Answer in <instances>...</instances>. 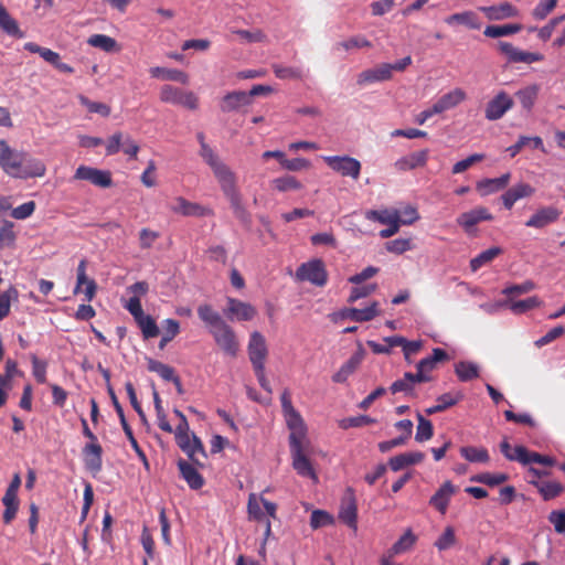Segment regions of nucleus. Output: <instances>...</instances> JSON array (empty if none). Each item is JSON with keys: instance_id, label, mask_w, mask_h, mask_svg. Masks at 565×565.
Returning <instances> with one entry per match:
<instances>
[{"instance_id": "37", "label": "nucleus", "mask_w": 565, "mask_h": 565, "mask_svg": "<svg viewBox=\"0 0 565 565\" xmlns=\"http://www.w3.org/2000/svg\"><path fill=\"white\" fill-rule=\"evenodd\" d=\"M146 360L148 370L150 372L158 373L162 380L173 382L179 376L172 366L164 364L160 361H157L152 358H147Z\"/></svg>"}, {"instance_id": "28", "label": "nucleus", "mask_w": 565, "mask_h": 565, "mask_svg": "<svg viewBox=\"0 0 565 565\" xmlns=\"http://www.w3.org/2000/svg\"><path fill=\"white\" fill-rule=\"evenodd\" d=\"M515 450L519 452L520 463L524 466L534 462L547 467H553L556 463V459L554 457L530 451L526 447L522 445L515 446Z\"/></svg>"}, {"instance_id": "8", "label": "nucleus", "mask_w": 565, "mask_h": 565, "mask_svg": "<svg viewBox=\"0 0 565 565\" xmlns=\"http://www.w3.org/2000/svg\"><path fill=\"white\" fill-rule=\"evenodd\" d=\"M109 397L111 399L115 411L120 419V424L122 426L125 435L127 436L131 447L134 448V450L136 451V454L140 458V460L143 462L146 469H149V462H148L147 456L143 452V450L139 447V445L134 436L132 429L129 426L128 422L126 420L124 408L120 405L113 387H109Z\"/></svg>"}, {"instance_id": "60", "label": "nucleus", "mask_w": 565, "mask_h": 565, "mask_svg": "<svg viewBox=\"0 0 565 565\" xmlns=\"http://www.w3.org/2000/svg\"><path fill=\"white\" fill-rule=\"evenodd\" d=\"M456 544V534L452 526H447L443 534L438 537V540L435 542V546L439 551H445L450 548Z\"/></svg>"}, {"instance_id": "45", "label": "nucleus", "mask_w": 565, "mask_h": 565, "mask_svg": "<svg viewBox=\"0 0 565 565\" xmlns=\"http://www.w3.org/2000/svg\"><path fill=\"white\" fill-rule=\"evenodd\" d=\"M174 415L179 418V425L174 430L175 441L179 447H186L185 436L190 435V426L185 415L178 408L173 409Z\"/></svg>"}, {"instance_id": "16", "label": "nucleus", "mask_w": 565, "mask_h": 565, "mask_svg": "<svg viewBox=\"0 0 565 565\" xmlns=\"http://www.w3.org/2000/svg\"><path fill=\"white\" fill-rule=\"evenodd\" d=\"M185 439L188 446L180 447V449L188 455L193 465L203 468L205 463L199 459V455L202 456L203 459H207V454L202 440L194 433H192L191 437L190 435L185 436Z\"/></svg>"}, {"instance_id": "57", "label": "nucleus", "mask_w": 565, "mask_h": 565, "mask_svg": "<svg viewBox=\"0 0 565 565\" xmlns=\"http://www.w3.org/2000/svg\"><path fill=\"white\" fill-rule=\"evenodd\" d=\"M78 98L81 104L85 106L89 113L99 114L103 117H108L110 115V107L107 104L92 102L84 95H79Z\"/></svg>"}, {"instance_id": "13", "label": "nucleus", "mask_w": 565, "mask_h": 565, "mask_svg": "<svg viewBox=\"0 0 565 565\" xmlns=\"http://www.w3.org/2000/svg\"><path fill=\"white\" fill-rule=\"evenodd\" d=\"M514 105L513 99L503 90L499 92L486 107V118L488 120L500 119Z\"/></svg>"}, {"instance_id": "18", "label": "nucleus", "mask_w": 565, "mask_h": 565, "mask_svg": "<svg viewBox=\"0 0 565 565\" xmlns=\"http://www.w3.org/2000/svg\"><path fill=\"white\" fill-rule=\"evenodd\" d=\"M365 350L362 343H359L356 352L341 366V369L333 374L332 381L335 383H344L348 377L355 372L364 359Z\"/></svg>"}, {"instance_id": "43", "label": "nucleus", "mask_w": 565, "mask_h": 565, "mask_svg": "<svg viewBox=\"0 0 565 565\" xmlns=\"http://www.w3.org/2000/svg\"><path fill=\"white\" fill-rule=\"evenodd\" d=\"M135 321L140 328L143 339L148 340L159 335V327L151 316L143 313L140 318L135 319Z\"/></svg>"}, {"instance_id": "47", "label": "nucleus", "mask_w": 565, "mask_h": 565, "mask_svg": "<svg viewBox=\"0 0 565 565\" xmlns=\"http://www.w3.org/2000/svg\"><path fill=\"white\" fill-rule=\"evenodd\" d=\"M503 253L501 247L494 246L480 253L477 257L470 260V268L472 271H477L483 265L492 262L497 256Z\"/></svg>"}, {"instance_id": "63", "label": "nucleus", "mask_w": 565, "mask_h": 565, "mask_svg": "<svg viewBox=\"0 0 565 565\" xmlns=\"http://www.w3.org/2000/svg\"><path fill=\"white\" fill-rule=\"evenodd\" d=\"M377 289L376 284H369L362 287H353L348 298L349 303H353L361 298L369 297Z\"/></svg>"}, {"instance_id": "3", "label": "nucleus", "mask_w": 565, "mask_h": 565, "mask_svg": "<svg viewBox=\"0 0 565 565\" xmlns=\"http://www.w3.org/2000/svg\"><path fill=\"white\" fill-rule=\"evenodd\" d=\"M215 343L223 350V352L232 358L238 353L239 344L234 330L223 322L221 326L210 329Z\"/></svg>"}, {"instance_id": "42", "label": "nucleus", "mask_w": 565, "mask_h": 565, "mask_svg": "<svg viewBox=\"0 0 565 565\" xmlns=\"http://www.w3.org/2000/svg\"><path fill=\"white\" fill-rule=\"evenodd\" d=\"M200 319L205 322L210 329H214L225 322L218 312L214 311L211 305L204 303L198 308Z\"/></svg>"}, {"instance_id": "30", "label": "nucleus", "mask_w": 565, "mask_h": 565, "mask_svg": "<svg viewBox=\"0 0 565 565\" xmlns=\"http://www.w3.org/2000/svg\"><path fill=\"white\" fill-rule=\"evenodd\" d=\"M427 159L428 150L424 149L398 159L395 162V167L399 171L413 170L419 167H424L427 162Z\"/></svg>"}, {"instance_id": "49", "label": "nucleus", "mask_w": 565, "mask_h": 565, "mask_svg": "<svg viewBox=\"0 0 565 565\" xmlns=\"http://www.w3.org/2000/svg\"><path fill=\"white\" fill-rule=\"evenodd\" d=\"M417 430L415 435V440L418 443H423L429 440L434 435V427L429 419L424 417L420 413H417Z\"/></svg>"}, {"instance_id": "46", "label": "nucleus", "mask_w": 565, "mask_h": 565, "mask_svg": "<svg viewBox=\"0 0 565 565\" xmlns=\"http://www.w3.org/2000/svg\"><path fill=\"white\" fill-rule=\"evenodd\" d=\"M539 95V86L537 85H531L526 86L523 89H520L515 93L516 98L521 103L522 107L530 111L532 107L535 104V100Z\"/></svg>"}, {"instance_id": "54", "label": "nucleus", "mask_w": 565, "mask_h": 565, "mask_svg": "<svg viewBox=\"0 0 565 565\" xmlns=\"http://www.w3.org/2000/svg\"><path fill=\"white\" fill-rule=\"evenodd\" d=\"M416 542V536L413 534L412 530H407L404 535H402L398 541H396L392 548H391V552L392 554H399V553H403L407 550H409L414 543Z\"/></svg>"}, {"instance_id": "39", "label": "nucleus", "mask_w": 565, "mask_h": 565, "mask_svg": "<svg viewBox=\"0 0 565 565\" xmlns=\"http://www.w3.org/2000/svg\"><path fill=\"white\" fill-rule=\"evenodd\" d=\"M523 29V25L520 23H511V24H503V25H488L483 34L488 38L497 39L501 36H507L511 34H515L520 32Z\"/></svg>"}, {"instance_id": "48", "label": "nucleus", "mask_w": 565, "mask_h": 565, "mask_svg": "<svg viewBox=\"0 0 565 565\" xmlns=\"http://www.w3.org/2000/svg\"><path fill=\"white\" fill-rule=\"evenodd\" d=\"M531 146L534 149H543V141L540 137L521 136L519 140L507 149L510 156L515 157L523 148Z\"/></svg>"}, {"instance_id": "11", "label": "nucleus", "mask_w": 565, "mask_h": 565, "mask_svg": "<svg viewBox=\"0 0 565 565\" xmlns=\"http://www.w3.org/2000/svg\"><path fill=\"white\" fill-rule=\"evenodd\" d=\"M339 519L349 527L356 530L358 505L352 488L345 490L340 505Z\"/></svg>"}, {"instance_id": "33", "label": "nucleus", "mask_w": 565, "mask_h": 565, "mask_svg": "<svg viewBox=\"0 0 565 565\" xmlns=\"http://www.w3.org/2000/svg\"><path fill=\"white\" fill-rule=\"evenodd\" d=\"M510 178V173H504L500 178L482 179L477 182L476 188L481 195H488L490 193L503 190L508 185Z\"/></svg>"}, {"instance_id": "21", "label": "nucleus", "mask_w": 565, "mask_h": 565, "mask_svg": "<svg viewBox=\"0 0 565 565\" xmlns=\"http://www.w3.org/2000/svg\"><path fill=\"white\" fill-rule=\"evenodd\" d=\"M287 427L290 430L289 441L297 445V438H305L307 434V426L301 415L295 409L284 414Z\"/></svg>"}, {"instance_id": "53", "label": "nucleus", "mask_w": 565, "mask_h": 565, "mask_svg": "<svg viewBox=\"0 0 565 565\" xmlns=\"http://www.w3.org/2000/svg\"><path fill=\"white\" fill-rule=\"evenodd\" d=\"M275 189L280 192H287L290 190H300L302 184L292 175H284L271 181Z\"/></svg>"}, {"instance_id": "19", "label": "nucleus", "mask_w": 565, "mask_h": 565, "mask_svg": "<svg viewBox=\"0 0 565 565\" xmlns=\"http://www.w3.org/2000/svg\"><path fill=\"white\" fill-rule=\"evenodd\" d=\"M178 468L182 478L186 481L192 490H199L204 486V479L195 468V465L188 462L184 459L178 460Z\"/></svg>"}, {"instance_id": "41", "label": "nucleus", "mask_w": 565, "mask_h": 565, "mask_svg": "<svg viewBox=\"0 0 565 565\" xmlns=\"http://www.w3.org/2000/svg\"><path fill=\"white\" fill-rule=\"evenodd\" d=\"M455 373L462 382L479 377V366L469 361H460L455 364Z\"/></svg>"}, {"instance_id": "50", "label": "nucleus", "mask_w": 565, "mask_h": 565, "mask_svg": "<svg viewBox=\"0 0 565 565\" xmlns=\"http://www.w3.org/2000/svg\"><path fill=\"white\" fill-rule=\"evenodd\" d=\"M461 456L470 462H488L489 454L484 448L465 446L460 448Z\"/></svg>"}, {"instance_id": "14", "label": "nucleus", "mask_w": 565, "mask_h": 565, "mask_svg": "<svg viewBox=\"0 0 565 565\" xmlns=\"http://www.w3.org/2000/svg\"><path fill=\"white\" fill-rule=\"evenodd\" d=\"M498 50L507 55L509 63H527L539 62L544 58L541 53L523 52L515 49L511 43L500 41L497 44Z\"/></svg>"}, {"instance_id": "15", "label": "nucleus", "mask_w": 565, "mask_h": 565, "mask_svg": "<svg viewBox=\"0 0 565 565\" xmlns=\"http://www.w3.org/2000/svg\"><path fill=\"white\" fill-rule=\"evenodd\" d=\"M170 210L173 213L181 214L183 216H206L212 215V211L199 203L190 202L183 196H178L170 204Z\"/></svg>"}, {"instance_id": "55", "label": "nucleus", "mask_w": 565, "mask_h": 565, "mask_svg": "<svg viewBox=\"0 0 565 565\" xmlns=\"http://www.w3.org/2000/svg\"><path fill=\"white\" fill-rule=\"evenodd\" d=\"M478 223H479L478 217L476 216V214L472 210L461 213L457 217V224L460 225L465 230V232L469 235L476 234L475 226Z\"/></svg>"}, {"instance_id": "38", "label": "nucleus", "mask_w": 565, "mask_h": 565, "mask_svg": "<svg viewBox=\"0 0 565 565\" xmlns=\"http://www.w3.org/2000/svg\"><path fill=\"white\" fill-rule=\"evenodd\" d=\"M507 308H509L513 313L520 315L524 313L529 310H532L536 307H540L542 301L539 297L533 296L523 300L513 301L511 298L505 299Z\"/></svg>"}, {"instance_id": "31", "label": "nucleus", "mask_w": 565, "mask_h": 565, "mask_svg": "<svg viewBox=\"0 0 565 565\" xmlns=\"http://www.w3.org/2000/svg\"><path fill=\"white\" fill-rule=\"evenodd\" d=\"M425 455L420 451L399 454L390 458L388 466L393 471H398L407 466L420 463Z\"/></svg>"}, {"instance_id": "61", "label": "nucleus", "mask_w": 565, "mask_h": 565, "mask_svg": "<svg viewBox=\"0 0 565 565\" xmlns=\"http://www.w3.org/2000/svg\"><path fill=\"white\" fill-rule=\"evenodd\" d=\"M547 519L557 534H565V509L551 511Z\"/></svg>"}, {"instance_id": "59", "label": "nucleus", "mask_w": 565, "mask_h": 565, "mask_svg": "<svg viewBox=\"0 0 565 565\" xmlns=\"http://www.w3.org/2000/svg\"><path fill=\"white\" fill-rule=\"evenodd\" d=\"M333 516L323 510H315L310 516V526L312 529L323 527L333 524Z\"/></svg>"}, {"instance_id": "4", "label": "nucleus", "mask_w": 565, "mask_h": 565, "mask_svg": "<svg viewBox=\"0 0 565 565\" xmlns=\"http://www.w3.org/2000/svg\"><path fill=\"white\" fill-rule=\"evenodd\" d=\"M225 196L230 200L235 216L245 225L250 224V215L242 204L241 195L236 188V177L220 183Z\"/></svg>"}, {"instance_id": "36", "label": "nucleus", "mask_w": 565, "mask_h": 565, "mask_svg": "<svg viewBox=\"0 0 565 565\" xmlns=\"http://www.w3.org/2000/svg\"><path fill=\"white\" fill-rule=\"evenodd\" d=\"M445 22L449 25L452 24H463L470 29L478 30L480 29V23L478 21V17L472 11H465L460 13H454L445 19Z\"/></svg>"}, {"instance_id": "6", "label": "nucleus", "mask_w": 565, "mask_h": 565, "mask_svg": "<svg viewBox=\"0 0 565 565\" xmlns=\"http://www.w3.org/2000/svg\"><path fill=\"white\" fill-rule=\"evenodd\" d=\"M326 163L343 177H351L356 180L361 172V162L349 156L324 157Z\"/></svg>"}, {"instance_id": "17", "label": "nucleus", "mask_w": 565, "mask_h": 565, "mask_svg": "<svg viewBox=\"0 0 565 565\" xmlns=\"http://www.w3.org/2000/svg\"><path fill=\"white\" fill-rule=\"evenodd\" d=\"M561 211L554 206L539 209L525 223L527 227L543 228L558 220Z\"/></svg>"}, {"instance_id": "58", "label": "nucleus", "mask_w": 565, "mask_h": 565, "mask_svg": "<svg viewBox=\"0 0 565 565\" xmlns=\"http://www.w3.org/2000/svg\"><path fill=\"white\" fill-rule=\"evenodd\" d=\"M375 423H376L375 418H372V417L366 416V415H359V416H355V417H348V418L341 419L339 422V426L342 429H348L350 427H362V426L372 425V424H375Z\"/></svg>"}, {"instance_id": "62", "label": "nucleus", "mask_w": 565, "mask_h": 565, "mask_svg": "<svg viewBox=\"0 0 565 565\" xmlns=\"http://www.w3.org/2000/svg\"><path fill=\"white\" fill-rule=\"evenodd\" d=\"M557 0H545L540 2L532 11L536 20H544L556 7Z\"/></svg>"}, {"instance_id": "24", "label": "nucleus", "mask_w": 565, "mask_h": 565, "mask_svg": "<svg viewBox=\"0 0 565 565\" xmlns=\"http://www.w3.org/2000/svg\"><path fill=\"white\" fill-rule=\"evenodd\" d=\"M479 10L482 11L491 21L514 18L519 13L518 9L509 2H503L498 6L480 7Z\"/></svg>"}, {"instance_id": "23", "label": "nucleus", "mask_w": 565, "mask_h": 565, "mask_svg": "<svg viewBox=\"0 0 565 565\" xmlns=\"http://www.w3.org/2000/svg\"><path fill=\"white\" fill-rule=\"evenodd\" d=\"M250 105L248 95L244 90H234L223 96L220 109L223 113L237 111L241 107Z\"/></svg>"}, {"instance_id": "5", "label": "nucleus", "mask_w": 565, "mask_h": 565, "mask_svg": "<svg viewBox=\"0 0 565 565\" xmlns=\"http://www.w3.org/2000/svg\"><path fill=\"white\" fill-rule=\"evenodd\" d=\"M200 147V156L212 169L218 183H222L235 175V173L230 169V167L226 166L218 158V156L213 151V149L207 143H203Z\"/></svg>"}, {"instance_id": "29", "label": "nucleus", "mask_w": 565, "mask_h": 565, "mask_svg": "<svg viewBox=\"0 0 565 565\" xmlns=\"http://www.w3.org/2000/svg\"><path fill=\"white\" fill-rule=\"evenodd\" d=\"M390 68L388 63H383L374 68L363 71L359 74L356 83L359 85H365L367 83L387 81L392 77Z\"/></svg>"}, {"instance_id": "56", "label": "nucleus", "mask_w": 565, "mask_h": 565, "mask_svg": "<svg viewBox=\"0 0 565 565\" xmlns=\"http://www.w3.org/2000/svg\"><path fill=\"white\" fill-rule=\"evenodd\" d=\"M183 90L179 87L166 84L160 89V100L178 105Z\"/></svg>"}, {"instance_id": "34", "label": "nucleus", "mask_w": 565, "mask_h": 565, "mask_svg": "<svg viewBox=\"0 0 565 565\" xmlns=\"http://www.w3.org/2000/svg\"><path fill=\"white\" fill-rule=\"evenodd\" d=\"M530 483L537 489L544 501L553 500L564 491V486L557 481L531 480Z\"/></svg>"}, {"instance_id": "35", "label": "nucleus", "mask_w": 565, "mask_h": 565, "mask_svg": "<svg viewBox=\"0 0 565 565\" xmlns=\"http://www.w3.org/2000/svg\"><path fill=\"white\" fill-rule=\"evenodd\" d=\"M0 29L10 36L23 38V32L19 29L18 22L9 14L7 9L0 2Z\"/></svg>"}, {"instance_id": "12", "label": "nucleus", "mask_w": 565, "mask_h": 565, "mask_svg": "<svg viewBox=\"0 0 565 565\" xmlns=\"http://www.w3.org/2000/svg\"><path fill=\"white\" fill-rule=\"evenodd\" d=\"M380 315L379 302L373 301L369 307L364 309L356 308H344L339 312L333 313V320L338 319H351L356 322L371 321Z\"/></svg>"}, {"instance_id": "32", "label": "nucleus", "mask_w": 565, "mask_h": 565, "mask_svg": "<svg viewBox=\"0 0 565 565\" xmlns=\"http://www.w3.org/2000/svg\"><path fill=\"white\" fill-rule=\"evenodd\" d=\"M227 303V313L231 316H236L239 320L249 321L256 315L255 308L247 302H243L234 298H228Z\"/></svg>"}, {"instance_id": "9", "label": "nucleus", "mask_w": 565, "mask_h": 565, "mask_svg": "<svg viewBox=\"0 0 565 565\" xmlns=\"http://www.w3.org/2000/svg\"><path fill=\"white\" fill-rule=\"evenodd\" d=\"M75 180L89 181L92 184L106 189L113 185L111 173L108 170H99L87 166H79L73 177Z\"/></svg>"}, {"instance_id": "64", "label": "nucleus", "mask_w": 565, "mask_h": 565, "mask_svg": "<svg viewBox=\"0 0 565 565\" xmlns=\"http://www.w3.org/2000/svg\"><path fill=\"white\" fill-rule=\"evenodd\" d=\"M12 228L13 223L8 221L0 228V248H3L6 246L10 247L14 244L15 234Z\"/></svg>"}, {"instance_id": "26", "label": "nucleus", "mask_w": 565, "mask_h": 565, "mask_svg": "<svg viewBox=\"0 0 565 565\" xmlns=\"http://www.w3.org/2000/svg\"><path fill=\"white\" fill-rule=\"evenodd\" d=\"M384 341L390 344V347H402L404 352V358L407 363H412L413 360L411 358L412 354L417 353L423 348V341H408L406 338L402 335H393L384 338Z\"/></svg>"}, {"instance_id": "25", "label": "nucleus", "mask_w": 565, "mask_h": 565, "mask_svg": "<svg viewBox=\"0 0 565 565\" xmlns=\"http://www.w3.org/2000/svg\"><path fill=\"white\" fill-rule=\"evenodd\" d=\"M456 492V487L451 481H446L430 498L429 504L437 509L441 514H445L448 508L450 497Z\"/></svg>"}, {"instance_id": "44", "label": "nucleus", "mask_w": 565, "mask_h": 565, "mask_svg": "<svg viewBox=\"0 0 565 565\" xmlns=\"http://www.w3.org/2000/svg\"><path fill=\"white\" fill-rule=\"evenodd\" d=\"M87 43L93 46L100 49L107 53L115 52L119 50V46L115 39L104 35V34H94L88 38Z\"/></svg>"}, {"instance_id": "52", "label": "nucleus", "mask_w": 565, "mask_h": 565, "mask_svg": "<svg viewBox=\"0 0 565 565\" xmlns=\"http://www.w3.org/2000/svg\"><path fill=\"white\" fill-rule=\"evenodd\" d=\"M466 98V93L461 88H456L445 95H443L438 100L443 105L445 110L456 107Z\"/></svg>"}, {"instance_id": "22", "label": "nucleus", "mask_w": 565, "mask_h": 565, "mask_svg": "<svg viewBox=\"0 0 565 565\" xmlns=\"http://www.w3.org/2000/svg\"><path fill=\"white\" fill-rule=\"evenodd\" d=\"M535 189L527 183H519L507 190L501 199L505 209L510 210L514 203L523 198L531 196Z\"/></svg>"}, {"instance_id": "51", "label": "nucleus", "mask_w": 565, "mask_h": 565, "mask_svg": "<svg viewBox=\"0 0 565 565\" xmlns=\"http://www.w3.org/2000/svg\"><path fill=\"white\" fill-rule=\"evenodd\" d=\"M366 218L372 221H377L381 224H388L394 221L399 220V211L398 210H370L366 212Z\"/></svg>"}, {"instance_id": "40", "label": "nucleus", "mask_w": 565, "mask_h": 565, "mask_svg": "<svg viewBox=\"0 0 565 565\" xmlns=\"http://www.w3.org/2000/svg\"><path fill=\"white\" fill-rule=\"evenodd\" d=\"M150 74L152 77L162 76L164 79L179 82L184 85L189 83V75L180 70H169L156 66L150 70Z\"/></svg>"}, {"instance_id": "7", "label": "nucleus", "mask_w": 565, "mask_h": 565, "mask_svg": "<svg viewBox=\"0 0 565 565\" xmlns=\"http://www.w3.org/2000/svg\"><path fill=\"white\" fill-rule=\"evenodd\" d=\"M23 160L24 152H18L10 148L6 140H0V167L6 173L17 178Z\"/></svg>"}, {"instance_id": "1", "label": "nucleus", "mask_w": 565, "mask_h": 565, "mask_svg": "<svg viewBox=\"0 0 565 565\" xmlns=\"http://www.w3.org/2000/svg\"><path fill=\"white\" fill-rule=\"evenodd\" d=\"M289 441L290 452L292 458V468L301 477H308L315 482H318V476L312 467L309 456L313 452V447L307 436L305 438H297V443Z\"/></svg>"}, {"instance_id": "20", "label": "nucleus", "mask_w": 565, "mask_h": 565, "mask_svg": "<svg viewBox=\"0 0 565 565\" xmlns=\"http://www.w3.org/2000/svg\"><path fill=\"white\" fill-rule=\"evenodd\" d=\"M19 170V173H17L19 179L39 178L45 174L46 167L43 161L31 158L24 152L23 164Z\"/></svg>"}, {"instance_id": "27", "label": "nucleus", "mask_w": 565, "mask_h": 565, "mask_svg": "<svg viewBox=\"0 0 565 565\" xmlns=\"http://www.w3.org/2000/svg\"><path fill=\"white\" fill-rule=\"evenodd\" d=\"M465 395L461 391L448 392L437 397V405L428 407L425 413L430 416L437 413L445 412L446 409L457 405L463 399Z\"/></svg>"}, {"instance_id": "10", "label": "nucleus", "mask_w": 565, "mask_h": 565, "mask_svg": "<svg viewBox=\"0 0 565 565\" xmlns=\"http://www.w3.org/2000/svg\"><path fill=\"white\" fill-rule=\"evenodd\" d=\"M247 350L253 367L262 371V369L265 367V361L268 354V349L266 340L260 332L254 331L250 334Z\"/></svg>"}, {"instance_id": "2", "label": "nucleus", "mask_w": 565, "mask_h": 565, "mask_svg": "<svg viewBox=\"0 0 565 565\" xmlns=\"http://www.w3.org/2000/svg\"><path fill=\"white\" fill-rule=\"evenodd\" d=\"M296 278L299 281H309L319 287L324 286L328 280L324 263L316 258L301 264L296 270Z\"/></svg>"}]
</instances>
